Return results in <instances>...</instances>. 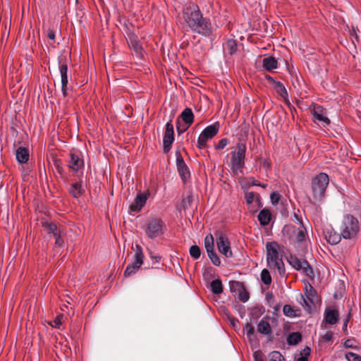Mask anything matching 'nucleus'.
Here are the masks:
<instances>
[{"label":"nucleus","instance_id":"nucleus-10","mask_svg":"<svg viewBox=\"0 0 361 361\" xmlns=\"http://www.w3.org/2000/svg\"><path fill=\"white\" fill-rule=\"evenodd\" d=\"M317 298L316 290L309 283L305 286V294H300L299 302L301 305L307 310H310L314 305Z\"/></svg>","mask_w":361,"mask_h":361},{"label":"nucleus","instance_id":"nucleus-58","mask_svg":"<svg viewBox=\"0 0 361 361\" xmlns=\"http://www.w3.org/2000/svg\"><path fill=\"white\" fill-rule=\"evenodd\" d=\"M256 201L259 204L260 203V200H259V197H257V199H256Z\"/></svg>","mask_w":361,"mask_h":361},{"label":"nucleus","instance_id":"nucleus-36","mask_svg":"<svg viewBox=\"0 0 361 361\" xmlns=\"http://www.w3.org/2000/svg\"><path fill=\"white\" fill-rule=\"evenodd\" d=\"M261 281L265 284V285H269L271 283V277L270 275L269 271L264 269L260 274Z\"/></svg>","mask_w":361,"mask_h":361},{"label":"nucleus","instance_id":"nucleus-6","mask_svg":"<svg viewBox=\"0 0 361 361\" xmlns=\"http://www.w3.org/2000/svg\"><path fill=\"white\" fill-rule=\"evenodd\" d=\"M282 233L290 243H300L305 240L306 229L303 226L296 228L292 225H286L282 229Z\"/></svg>","mask_w":361,"mask_h":361},{"label":"nucleus","instance_id":"nucleus-51","mask_svg":"<svg viewBox=\"0 0 361 361\" xmlns=\"http://www.w3.org/2000/svg\"><path fill=\"white\" fill-rule=\"evenodd\" d=\"M350 314L349 313V314H348V317H347L346 319L345 320V322H344V323H343V329L344 331H345V330H346V329H347V325H348V320H349V318H350Z\"/></svg>","mask_w":361,"mask_h":361},{"label":"nucleus","instance_id":"nucleus-59","mask_svg":"<svg viewBox=\"0 0 361 361\" xmlns=\"http://www.w3.org/2000/svg\"><path fill=\"white\" fill-rule=\"evenodd\" d=\"M265 165L268 166V164H267L266 161H264V166H265Z\"/></svg>","mask_w":361,"mask_h":361},{"label":"nucleus","instance_id":"nucleus-28","mask_svg":"<svg viewBox=\"0 0 361 361\" xmlns=\"http://www.w3.org/2000/svg\"><path fill=\"white\" fill-rule=\"evenodd\" d=\"M237 51V42L233 39H229L224 45V51L225 54L233 55Z\"/></svg>","mask_w":361,"mask_h":361},{"label":"nucleus","instance_id":"nucleus-27","mask_svg":"<svg viewBox=\"0 0 361 361\" xmlns=\"http://www.w3.org/2000/svg\"><path fill=\"white\" fill-rule=\"evenodd\" d=\"M312 115L314 120L323 122L324 126H328L330 123V120L328 117L322 114V109L320 106L315 107L312 111Z\"/></svg>","mask_w":361,"mask_h":361},{"label":"nucleus","instance_id":"nucleus-45","mask_svg":"<svg viewBox=\"0 0 361 361\" xmlns=\"http://www.w3.org/2000/svg\"><path fill=\"white\" fill-rule=\"evenodd\" d=\"M271 201L273 204H276L280 200V194L277 192H273L270 195Z\"/></svg>","mask_w":361,"mask_h":361},{"label":"nucleus","instance_id":"nucleus-53","mask_svg":"<svg viewBox=\"0 0 361 361\" xmlns=\"http://www.w3.org/2000/svg\"><path fill=\"white\" fill-rule=\"evenodd\" d=\"M61 320L59 318L55 319L54 320V327L59 328V326L61 325Z\"/></svg>","mask_w":361,"mask_h":361},{"label":"nucleus","instance_id":"nucleus-8","mask_svg":"<svg viewBox=\"0 0 361 361\" xmlns=\"http://www.w3.org/2000/svg\"><path fill=\"white\" fill-rule=\"evenodd\" d=\"M219 130V123L218 122L207 126L200 133L197 139V147L204 149L207 146L208 140L213 138Z\"/></svg>","mask_w":361,"mask_h":361},{"label":"nucleus","instance_id":"nucleus-38","mask_svg":"<svg viewBox=\"0 0 361 361\" xmlns=\"http://www.w3.org/2000/svg\"><path fill=\"white\" fill-rule=\"evenodd\" d=\"M189 252L190 256L195 259H199L201 255L200 248L196 245H192L190 247Z\"/></svg>","mask_w":361,"mask_h":361},{"label":"nucleus","instance_id":"nucleus-32","mask_svg":"<svg viewBox=\"0 0 361 361\" xmlns=\"http://www.w3.org/2000/svg\"><path fill=\"white\" fill-rule=\"evenodd\" d=\"M70 192L75 197H78L82 194V184L80 182L73 183L70 188Z\"/></svg>","mask_w":361,"mask_h":361},{"label":"nucleus","instance_id":"nucleus-41","mask_svg":"<svg viewBox=\"0 0 361 361\" xmlns=\"http://www.w3.org/2000/svg\"><path fill=\"white\" fill-rule=\"evenodd\" d=\"M243 331L244 332L246 333L247 334V336L248 338H251L252 336H254V334H255V329L254 327L249 323H247L244 328H243Z\"/></svg>","mask_w":361,"mask_h":361},{"label":"nucleus","instance_id":"nucleus-22","mask_svg":"<svg viewBox=\"0 0 361 361\" xmlns=\"http://www.w3.org/2000/svg\"><path fill=\"white\" fill-rule=\"evenodd\" d=\"M325 237L328 243L331 245L338 244L341 241V238H343L341 233H338L334 229L326 230L325 232Z\"/></svg>","mask_w":361,"mask_h":361},{"label":"nucleus","instance_id":"nucleus-34","mask_svg":"<svg viewBox=\"0 0 361 361\" xmlns=\"http://www.w3.org/2000/svg\"><path fill=\"white\" fill-rule=\"evenodd\" d=\"M204 247L207 252L214 250V238L212 234L207 235L204 238Z\"/></svg>","mask_w":361,"mask_h":361},{"label":"nucleus","instance_id":"nucleus-23","mask_svg":"<svg viewBox=\"0 0 361 361\" xmlns=\"http://www.w3.org/2000/svg\"><path fill=\"white\" fill-rule=\"evenodd\" d=\"M339 318L338 312L336 310L327 309L324 312V319L329 324H335Z\"/></svg>","mask_w":361,"mask_h":361},{"label":"nucleus","instance_id":"nucleus-3","mask_svg":"<svg viewBox=\"0 0 361 361\" xmlns=\"http://www.w3.org/2000/svg\"><path fill=\"white\" fill-rule=\"evenodd\" d=\"M246 151V144L239 142L231 153V169L235 175L243 173V169L245 166Z\"/></svg>","mask_w":361,"mask_h":361},{"label":"nucleus","instance_id":"nucleus-46","mask_svg":"<svg viewBox=\"0 0 361 361\" xmlns=\"http://www.w3.org/2000/svg\"><path fill=\"white\" fill-rule=\"evenodd\" d=\"M192 201V195H188L186 197H185L183 200V205L184 207H187L190 205V203Z\"/></svg>","mask_w":361,"mask_h":361},{"label":"nucleus","instance_id":"nucleus-19","mask_svg":"<svg viewBox=\"0 0 361 361\" xmlns=\"http://www.w3.org/2000/svg\"><path fill=\"white\" fill-rule=\"evenodd\" d=\"M234 286L238 288V298L243 302H246L249 298L250 295L243 285L238 281H232L231 283V288Z\"/></svg>","mask_w":361,"mask_h":361},{"label":"nucleus","instance_id":"nucleus-15","mask_svg":"<svg viewBox=\"0 0 361 361\" xmlns=\"http://www.w3.org/2000/svg\"><path fill=\"white\" fill-rule=\"evenodd\" d=\"M126 40L129 48L133 51L134 54L137 58L142 59L144 56V49L137 36L133 33H129L128 34Z\"/></svg>","mask_w":361,"mask_h":361},{"label":"nucleus","instance_id":"nucleus-56","mask_svg":"<svg viewBox=\"0 0 361 361\" xmlns=\"http://www.w3.org/2000/svg\"><path fill=\"white\" fill-rule=\"evenodd\" d=\"M296 361H308L307 358L306 357H298Z\"/></svg>","mask_w":361,"mask_h":361},{"label":"nucleus","instance_id":"nucleus-7","mask_svg":"<svg viewBox=\"0 0 361 361\" xmlns=\"http://www.w3.org/2000/svg\"><path fill=\"white\" fill-rule=\"evenodd\" d=\"M164 222L159 218H152L147 221L145 226V232L147 236L153 240L164 233Z\"/></svg>","mask_w":361,"mask_h":361},{"label":"nucleus","instance_id":"nucleus-42","mask_svg":"<svg viewBox=\"0 0 361 361\" xmlns=\"http://www.w3.org/2000/svg\"><path fill=\"white\" fill-rule=\"evenodd\" d=\"M345 356L348 361H361V356L352 352L345 353Z\"/></svg>","mask_w":361,"mask_h":361},{"label":"nucleus","instance_id":"nucleus-55","mask_svg":"<svg viewBox=\"0 0 361 361\" xmlns=\"http://www.w3.org/2000/svg\"><path fill=\"white\" fill-rule=\"evenodd\" d=\"M267 300H269V301L270 300H274V296H273V295H272L271 293H270V294H269V293H268V294H267Z\"/></svg>","mask_w":361,"mask_h":361},{"label":"nucleus","instance_id":"nucleus-43","mask_svg":"<svg viewBox=\"0 0 361 361\" xmlns=\"http://www.w3.org/2000/svg\"><path fill=\"white\" fill-rule=\"evenodd\" d=\"M228 140L227 138H222L219 141V143L215 146V149L217 150L224 149L228 144Z\"/></svg>","mask_w":361,"mask_h":361},{"label":"nucleus","instance_id":"nucleus-31","mask_svg":"<svg viewBox=\"0 0 361 361\" xmlns=\"http://www.w3.org/2000/svg\"><path fill=\"white\" fill-rule=\"evenodd\" d=\"M302 340V335L299 332H293L287 338V343L289 345H295L299 343Z\"/></svg>","mask_w":361,"mask_h":361},{"label":"nucleus","instance_id":"nucleus-48","mask_svg":"<svg viewBox=\"0 0 361 361\" xmlns=\"http://www.w3.org/2000/svg\"><path fill=\"white\" fill-rule=\"evenodd\" d=\"M310 354V348L306 346L301 352H300V357H306L308 359V357Z\"/></svg>","mask_w":361,"mask_h":361},{"label":"nucleus","instance_id":"nucleus-44","mask_svg":"<svg viewBox=\"0 0 361 361\" xmlns=\"http://www.w3.org/2000/svg\"><path fill=\"white\" fill-rule=\"evenodd\" d=\"M255 195L253 192H248L245 194V200L247 204H251L254 202Z\"/></svg>","mask_w":361,"mask_h":361},{"label":"nucleus","instance_id":"nucleus-13","mask_svg":"<svg viewBox=\"0 0 361 361\" xmlns=\"http://www.w3.org/2000/svg\"><path fill=\"white\" fill-rule=\"evenodd\" d=\"M135 247V261L126 267L124 271V276L126 277H128L131 274L135 273L143 264L144 255L142 253V247L139 245H136Z\"/></svg>","mask_w":361,"mask_h":361},{"label":"nucleus","instance_id":"nucleus-49","mask_svg":"<svg viewBox=\"0 0 361 361\" xmlns=\"http://www.w3.org/2000/svg\"><path fill=\"white\" fill-rule=\"evenodd\" d=\"M344 346L345 348H355L353 345V340L352 339H347L345 342H344Z\"/></svg>","mask_w":361,"mask_h":361},{"label":"nucleus","instance_id":"nucleus-16","mask_svg":"<svg viewBox=\"0 0 361 361\" xmlns=\"http://www.w3.org/2000/svg\"><path fill=\"white\" fill-rule=\"evenodd\" d=\"M216 246L219 251L226 257L229 258L233 256L230 242L228 238L221 233L218 234L216 238Z\"/></svg>","mask_w":361,"mask_h":361},{"label":"nucleus","instance_id":"nucleus-47","mask_svg":"<svg viewBox=\"0 0 361 361\" xmlns=\"http://www.w3.org/2000/svg\"><path fill=\"white\" fill-rule=\"evenodd\" d=\"M247 183L252 186H258L261 185V183L258 180H255L253 177H249L247 179Z\"/></svg>","mask_w":361,"mask_h":361},{"label":"nucleus","instance_id":"nucleus-35","mask_svg":"<svg viewBox=\"0 0 361 361\" xmlns=\"http://www.w3.org/2000/svg\"><path fill=\"white\" fill-rule=\"evenodd\" d=\"M65 235V231L63 228H59V233L56 236H54L56 239L55 245L58 247H61L63 244V235Z\"/></svg>","mask_w":361,"mask_h":361},{"label":"nucleus","instance_id":"nucleus-17","mask_svg":"<svg viewBox=\"0 0 361 361\" xmlns=\"http://www.w3.org/2000/svg\"><path fill=\"white\" fill-rule=\"evenodd\" d=\"M177 170L181 180L185 183L190 177V172L180 152H176Z\"/></svg>","mask_w":361,"mask_h":361},{"label":"nucleus","instance_id":"nucleus-39","mask_svg":"<svg viewBox=\"0 0 361 361\" xmlns=\"http://www.w3.org/2000/svg\"><path fill=\"white\" fill-rule=\"evenodd\" d=\"M207 255L214 265L217 267L221 265V260L214 250L207 252Z\"/></svg>","mask_w":361,"mask_h":361},{"label":"nucleus","instance_id":"nucleus-33","mask_svg":"<svg viewBox=\"0 0 361 361\" xmlns=\"http://www.w3.org/2000/svg\"><path fill=\"white\" fill-rule=\"evenodd\" d=\"M43 226L49 233H52L53 236H56L59 233V228L56 225L51 222L46 221L43 224Z\"/></svg>","mask_w":361,"mask_h":361},{"label":"nucleus","instance_id":"nucleus-25","mask_svg":"<svg viewBox=\"0 0 361 361\" xmlns=\"http://www.w3.org/2000/svg\"><path fill=\"white\" fill-rule=\"evenodd\" d=\"M271 219V214L269 209H262L258 214V221L262 226H267Z\"/></svg>","mask_w":361,"mask_h":361},{"label":"nucleus","instance_id":"nucleus-21","mask_svg":"<svg viewBox=\"0 0 361 361\" xmlns=\"http://www.w3.org/2000/svg\"><path fill=\"white\" fill-rule=\"evenodd\" d=\"M16 157L17 161L20 164H25L28 161L30 153L27 148L19 147L16 150Z\"/></svg>","mask_w":361,"mask_h":361},{"label":"nucleus","instance_id":"nucleus-11","mask_svg":"<svg viewBox=\"0 0 361 361\" xmlns=\"http://www.w3.org/2000/svg\"><path fill=\"white\" fill-rule=\"evenodd\" d=\"M288 262L293 268L302 271L307 276L313 275V270L307 260L299 259L298 257L290 255Z\"/></svg>","mask_w":361,"mask_h":361},{"label":"nucleus","instance_id":"nucleus-9","mask_svg":"<svg viewBox=\"0 0 361 361\" xmlns=\"http://www.w3.org/2000/svg\"><path fill=\"white\" fill-rule=\"evenodd\" d=\"M68 56L63 54L59 56V68L61 75V91L63 97L66 96V90L68 83Z\"/></svg>","mask_w":361,"mask_h":361},{"label":"nucleus","instance_id":"nucleus-61","mask_svg":"<svg viewBox=\"0 0 361 361\" xmlns=\"http://www.w3.org/2000/svg\"><path fill=\"white\" fill-rule=\"evenodd\" d=\"M295 218L298 219V221H300L299 219L298 218V216L295 215Z\"/></svg>","mask_w":361,"mask_h":361},{"label":"nucleus","instance_id":"nucleus-5","mask_svg":"<svg viewBox=\"0 0 361 361\" xmlns=\"http://www.w3.org/2000/svg\"><path fill=\"white\" fill-rule=\"evenodd\" d=\"M329 178L326 173H319L312 178L311 189L312 197L317 202L322 201L325 197L326 188L329 185Z\"/></svg>","mask_w":361,"mask_h":361},{"label":"nucleus","instance_id":"nucleus-1","mask_svg":"<svg viewBox=\"0 0 361 361\" xmlns=\"http://www.w3.org/2000/svg\"><path fill=\"white\" fill-rule=\"evenodd\" d=\"M182 18L193 32L204 37L213 33V26L209 18L204 17L197 5L191 4L183 8Z\"/></svg>","mask_w":361,"mask_h":361},{"label":"nucleus","instance_id":"nucleus-40","mask_svg":"<svg viewBox=\"0 0 361 361\" xmlns=\"http://www.w3.org/2000/svg\"><path fill=\"white\" fill-rule=\"evenodd\" d=\"M269 361H286L283 356L279 351H272L269 355Z\"/></svg>","mask_w":361,"mask_h":361},{"label":"nucleus","instance_id":"nucleus-37","mask_svg":"<svg viewBox=\"0 0 361 361\" xmlns=\"http://www.w3.org/2000/svg\"><path fill=\"white\" fill-rule=\"evenodd\" d=\"M283 314L287 317H298L299 314H297V310H294L291 305H285L283 307Z\"/></svg>","mask_w":361,"mask_h":361},{"label":"nucleus","instance_id":"nucleus-50","mask_svg":"<svg viewBox=\"0 0 361 361\" xmlns=\"http://www.w3.org/2000/svg\"><path fill=\"white\" fill-rule=\"evenodd\" d=\"M47 37L50 39H55V32L53 30H49L47 33Z\"/></svg>","mask_w":361,"mask_h":361},{"label":"nucleus","instance_id":"nucleus-2","mask_svg":"<svg viewBox=\"0 0 361 361\" xmlns=\"http://www.w3.org/2000/svg\"><path fill=\"white\" fill-rule=\"evenodd\" d=\"M267 262L271 269H277L280 275L285 274V266L282 258L279 257L280 246L276 241L266 244Z\"/></svg>","mask_w":361,"mask_h":361},{"label":"nucleus","instance_id":"nucleus-57","mask_svg":"<svg viewBox=\"0 0 361 361\" xmlns=\"http://www.w3.org/2000/svg\"><path fill=\"white\" fill-rule=\"evenodd\" d=\"M259 187H262L263 188H266L267 187V184L261 183V185H259Z\"/></svg>","mask_w":361,"mask_h":361},{"label":"nucleus","instance_id":"nucleus-14","mask_svg":"<svg viewBox=\"0 0 361 361\" xmlns=\"http://www.w3.org/2000/svg\"><path fill=\"white\" fill-rule=\"evenodd\" d=\"M174 142V130L172 124V119L166 123L165 132L163 137V148L164 152H168Z\"/></svg>","mask_w":361,"mask_h":361},{"label":"nucleus","instance_id":"nucleus-29","mask_svg":"<svg viewBox=\"0 0 361 361\" xmlns=\"http://www.w3.org/2000/svg\"><path fill=\"white\" fill-rule=\"evenodd\" d=\"M257 331L262 334L268 335L271 334V329L270 324L264 319H262L257 325Z\"/></svg>","mask_w":361,"mask_h":361},{"label":"nucleus","instance_id":"nucleus-20","mask_svg":"<svg viewBox=\"0 0 361 361\" xmlns=\"http://www.w3.org/2000/svg\"><path fill=\"white\" fill-rule=\"evenodd\" d=\"M84 165V161L78 155L75 154H70V159L68 161V167L75 172H78L79 169Z\"/></svg>","mask_w":361,"mask_h":361},{"label":"nucleus","instance_id":"nucleus-52","mask_svg":"<svg viewBox=\"0 0 361 361\" xmlns=\"http://www.w3.org/2000/svg\"><path fill=\"white\" fill-rule=\"evenodd\" d=\"M254 358L255 361H264L261 355L257 353H255Z\"/></svg>","mask_w":361,"mask_h":361},{"label":"nucleus","instance_id":"nucleus-4","mask_svg":"<svg viewBox=\"0 0 361 361\" xmlns=\"http://www.w3.org/2000/svg\"><path fill=\"white\" fill-rule=\"evenodd\" d=\"M360 229V225L357 218L351 214H346L343 216L340 226V232L344 239L355 238Z\"/></svg>","mask_w":361,"mask_h":361},{"label":"nucleus","instance_id":"nucleus-18","mask_svg":"<svg viewBox=\"0 0 361 361\" xmlns=\"http://www.w3.org/2000/svg\"><path fill=\"white\" fill-rule=\"evenodd\" d=\"M149 196V192L148 190L145 192H138L133 203L130 205V211L135 213L140 212L145 205Z\"/></svg>","mask_w":361,"mask_h":361},{"label":"nucleus","instance_id":"nucleus-54","mask_svg":"<svg viewBox=\"0 0 361 361\" xmlns=\"http://www.w3.org/2000/svg\"><path fill=\"white\" fill-rule=\"evenodd\" d=\"M324 339L326 341H329L332 339V335L331 334H326L324 336Z\"/></svg>","mask_w":361,"mask_h":361},{"label":"nucleus","instance_id":"nucleus-24","mask_svg":"<svg viewBox=\"0 0 361 361\" xmlns=\"http://www.w3.org/2000/svg\"><path fill=\"white\" fill-rule=\"evenodd\" d=\"M269 80H271L272 81V85L274 88V90L276 91V92L283 99H286L288 97V92L283 85L282 82L280 81L274 80L270 76L268 78Z\"/></svg>","mask_w":361,"mask_h":361},{"label":"nucleus","instance_id":"nucleus-60","mask_svg":"<svg viewBox=\"0 0 361 361\" xmlns=\"http://www.w3.org/2000/svg\"><path fill=\"white\" fill-rule=\"evenodd\" d=\"M61 169V168H59V167L57 168V170L59 171V172H60Z\"/></svg>","mask_w":361,"mask_h":361},{"label":"nucleus","instance_id":"nucleus-12","mask_svg":"<svg viewBox=\"0 0 361 361\" xmlns=\"http://www.w3.org/2000/svg\"><path fill=\"white\" fill-rule=\"evenodd\" d=\"M180 118L184 122L183 125L180 123L178 119L176 121V130L178 134L185 133L194 121V114L190 108H185L180 114Z\"/></svg>","mask_w":361,"mask_h":361},{"label":"nucleus","instance_id":"nucleus-30","mask_svg":"<svg viewBox=\"0 0 361 361\" xmlns=\"http://www.w3.org/2000/svg\"><path fill=\"white\" fill-rule=\"evenodd\" d=\"M210 290L215 295H219L223 292V286L220 279L213 280L210 283Z\"/></svg>","mask_w":361,"mask_h":361},{"label":"nucleus","instance_id":"nucleus-26","mask_svg":"<svg viewBox=\"0 0 361 361\" xmlns=\"http://www.w3.org/2000/svg\"><path fill=\"white\" fill-rule=\"evenodd\" d=\"M262 66L267 71H272L277 68L278 61L273 56H269L262 59Z\"/></svg>","mask_w":361,"mask_h":361}]
</instances>
